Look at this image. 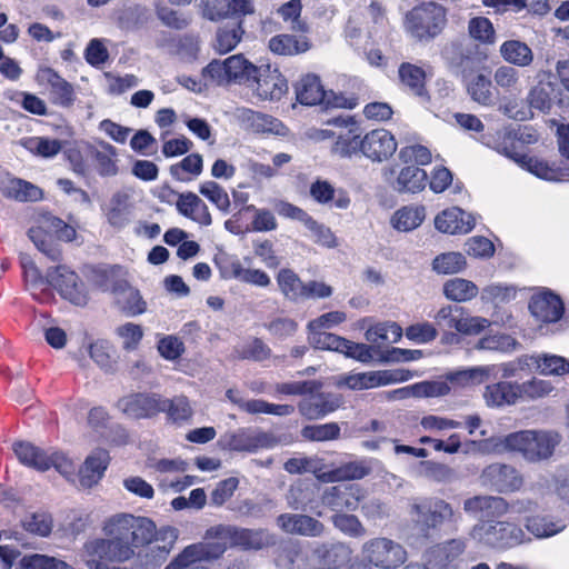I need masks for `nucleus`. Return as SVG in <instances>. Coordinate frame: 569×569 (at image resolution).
Wrapping results in <instances>:
<instances>
[{
  "instance_id": "obj_1",
  "label": "nucleus",
  "mask_w": 569,
  "mask_h": 569,
  "mask_svg": "<svg viewBox=\"0 0 569 569\" xmlns=\"http://www.w3.org/2000/svg\"><path fill=\"white\" fill-rule=\"evenodd\" d=\"M516 138L511 128L503 127L493 133L483 134L481 142L538 179L562 180L569 177V170L565 167H555L548 164L543 158L519 152L516 148Z\"/></svg>"
},
{
  "instance_id": "obj_2",
  "label": "nucleus",
  "mask_w": 569,
  "mask_h": 569,
  "mask_svg": "<svg viewBox=\"0 0 569 569\" xmlns=\"http://www.w3.org/2000/svg\"><path fill=\"white\" fill-rule=\"evenodd\" d=\"M262 536H207L204 541L191 545L171 561L166 569H208L204 566H191L193 562L201 560L216 559L226 551V541L223 538H229L230 542L241 547L244 550H258L263 547L261 541Z\"/></svg>"
},
{
  "instance_id": "obj_3",
  "label": "nucleus",
  "mask_w": 569,
  "mask_h": 569,
  "mask_svg": "<svg viewBox=\"0 0 569 569\" xmlns=\"http://www.w3.org/2000/svg\"><path fill=\"white\" fill-rule=\"evenodd\" d=\"M447 23V9L440 3L428 1L406 13L403 27L415 40L429 42L442 33Z\"/></svg>"
},
{
  "instance_id": "obj_4",
  "label": "nucleus",
  "mask_w": 569,
  "mask_h": 569,
  "mask_svg": "<svg viewBox=\"0 0 569 569\" xmlns=\"http://www.w3.org/2000/svg\"><path fill=\"white\" fill-rule=\"evenodd\" d=\"M257 68L243 54H233L224 60H212L202 69L201 76L207 82L217 86L236 83L249 87Z\"/></svg>"
},
{
  "instance_id": "obj_5",
  "label": "nucleus",
  "mask_w": 569,
  "mask_h": 569,
  "mask_svg": "<svg viewBox=\"0 0 569 569\" xmlns=\"http://www.w3.org/2000/svg\"><path fill=\"white\" fill-rule=\"evenodd\" d=\"M29 238L39 251L52 261H57L60 259L61 252L53 244V239L71 241L76 238V229L64 223L61 219L44 213L38 218L37 224L30 228Z\"/></svg>"
},
{
  "instance_id": "obj_6",
  "label": "nucleus",
  "mask_w": 569,
  "mask_h": 569,
  "mask_svg": "<svg viewBox=\"0 0 569 569\" xmlns=\"http://www.w3.org/2000/svg\"><path fill=\"white\" fill-rule=\"evenodd\" d=\"M337 146L343 154L350 156L352 151L359 148L366 158L371 161L382 162L396 152L398 143L390 131L375 129L366 133L361 139L358 136H353L349 142L340 137Z\"/></svg>"
},
{
  "instance_id": "obj_7",
  "label": "nucleus",
  "mask_w": 569,
  "mask_h": 569,
  "mask_svg": "<svg viewBox=\"0 0 569 569\" xmlns=\"http://www.w3.org/2000/svg\"><path fill=\"white\" fill-rule=\"evenodd\" d=\"M53 288L63 299L76 306H86L89 301V295L84 283L79 276L66 264L51 267L46 272L44 291H40L44 302L51 298V292L47 288Z\"/></svg>"
},
{
  "instance_id": "obj_8",
  "label": "nucleus",
  "mask_w": 569,
  "mask_h": 569,
  "mask_svg": "<svg viewBox=\"0 0 569 569\" xmlns=\"http://www.w3.org/2000/svg\"><path fill=\"white\" fill-rule=\"evenodd\" d=\"M438 331L457 330L465 336H478L491 326L485 317L472 316L463 307L441 306L433 316Z\"/></svg>"
},
{
  "instance_id": "obj_9",
  "label": "nucleus",
  "mask_w": 569,
  "mask_h": 569,
  "mask_svg": "<svg viewBox=\"0 0 569 569\" xmlns=\"http://www.w3.org/2000/svg\"><path fill=\"white\" fill-rule=\"evenodd\" d=\"M297 99L302 104H321L325 108L352 109L356 106L351 98L333 91H326L320 79L315 74H307L301 78L297 86Z\"/></svg>"
},
{
  "instance_id": "obj_10",
  "label": "nucleus",
  "mask_w": 569,
  "mask_h": 569,
  "mask_svg": "<svg viewBox=\"0 0 569 569\" xmlns=\"http://www.w3.org/2000/svg\"><path fill=\"white\" fill-rule=\"evenodd\" d=\"M308 341L316 349L336 351L360 362H369L372 359L368 345L353 342L327 331L308 330Z\"/></svg>"
},
{
  "instance_id": "obj_11",
  "label": "nucleus",
  "mask_w": 569,
  "mask_h": 569,
  "mask_svg": "<svg viewBox=\"0 0 569 569\" xmlns=\"http://www.w3.org/2000/svg\"><path fill=\"white\" fill-rule=\"evenodd\" d=\"M463 509L470 516L489 523L487 533H502L508 531L509 525L503 521H496L507 510L506 501L500 497L476 496L463 503Z\"/></svg>"
},
{
  "instance_id": "obj_12",
  "label": "nucleus",
  "mask_w": 569,
  "mask_h": 569,
  "mask_svg": "<svg viewBox=\"0 0 569 569\" xmlns=\"http://www.w3.org/2000/svg\"><path fill=\"white\" fill-rule=\"evenodd\" d=\"M413 377L409 370H377L343 375L338 385L352 390L372 389L391 383L408 381Z\"/></svg>"
},
{
  "instance_id": "obj_13",
  "label": "nucleus",
  "mask_w": 569,
  "mask_h": 569,
  "mask_svg": "<svg viewBox=\"0 0 569 569\" xmlns=\"http://www.w3.org/2000/svg\"><path fill=\"white\" fill-rule=\"evenodd\" d=\"M260 100H280L288 90L286 78L277 67L271 64L258 66L248 87Z\"/></svg>"
},
{
  "instance_id": "obj_14",
  "label": "nucleus",
  "mask_w": 569,
  "mask_h": 569,
  "mask_svg": "<svg viewBox=\"0 0 569 569\" xmlns=\"http://www.w3.org/2000/svg\"><path fill=\"white\" fill-rule=\"evenodd\" d=\"M480 480L482 486L500 493L515 492L523 486L521 472L507 463L489 465L482 470Z\"/></svg>"
},
{
  "instance_id": "obj_15",
  "label": "nucleus",
  "mask_w": 569,
  "mask_h": 569,
  "mask_svg": "<svg viewBox=\"0 0 569 569\" xmlns=\"http://www.w3.org/2000/svg\"><path fill=\"white\" fill-rule=\"evenodd\" d=\"M530 315L540 323L558 322L565 312L561 298L549 289L537 290L529 300Z\"/></svg>"
},
{
  "instance_id": "obj_16",
  "label": "nucleus",
  "mask_w": 569,
  "mask_h": 569,
  "mask_svg": "<svg viewBox=\"0 0 569 569\" xmlns=\"http://www.w3.org/2000/svg\"><path fill=\"white\" fill-rule=\"evenodd\" d=\"M222 442L229 450L257 452L260 449L272 448L276 445V439L267 432L243 428L226 435Z\"/></svg>"
},
{
  "instance_id": "obj_17",
  "label": "nucleus",
  "mask_w": 569,
  "mask_h": 569,
  "mask_svg": "<svg viewBox=\"0 0 569 569\" xmlns=\"http://www.w3.org/2000/svg\"><path fill=\"white\" fill-rule=\"evenodd\" d=\"M363 558L377 567L402 565L407 559L405 549L388 538H375L365 546Z\"/></svg>"
},
{
  "instance_id": "obj_18",
  "label": "nucleus",
  "mask_w": 569,
  "mask_h": 569,
  "mask_svg": "<svg viewBox=\"0 0 569 569\" xmlns=\"http://www.w3.org/2000/svg\"><path fill=\"white\" fill-rule=\"evenodd\" d=\"M415 520L427 529H437L453 518L451 506L441 499L423 500L412 506Z\"/></svg>"
},
{
  "instance_id": "obj_19",
  "label": "nucleus",
  "mask_w": 569,
  "mask_h": 569,
  "mask_svg": "<svg viewBox=\"0 0 569 569\" xmlns=\"http://www.w3.org/2000/svg\"><path fill=\"white\" fill-rule=\"evenodd\" d=\"M477 217L459 207L442 210L435 217V227L438 231L448 234H466L472 231Z\"/></svg>"
},
{
  "instance_id": "obj_20",
  "label": "nucleus",
  "mask_w": 569,
  "mask_h": 569,
  "mask_svg": "<svg viewBox=\"0 0 569 569\" xmlns=\"http://www.w3.org/2000/svg\"><path fill=\"white\" fill-rule=\"evenodd\" d=\"M156 523L148 517L119 513L110 517L103 527L104 533H154Z\"/></svg>"
},
{
  "instance_id": "obj_21",
  "label": "nucleus",
  "mask_w": 569,
  "mask_h": 569,
  "mask_svg": "<svg viewBox=\"0 0 569 569\" xmlns=\"http://www.w3.org/2000/svg\"><path fill=\"white\" fill-rule=\"evenodd\" d=\"M482 398L489 408L513 406L520 400L518 381H498L487 385Z\"/></svg>"
},
{
  "instance_id": "obj_22",
  "label": "nucleus",
  "mask_w": 569,
  "mask_h": 569,
  "mask_svg": "<svg viewBox=\"0 0 569 569\" xmlns=\"http://www.w3.org/2000/svg\"><path fill=\"white\" fill-rule=\"evenodd\" d=\"M317 390L309 392L310 396L303 398L298 405L299 412L309 420L320 419L340 406V400L337 396L316 393Z\"/></svg>"
},
{
  "instance_id": "obj_23",
  "label": "nucleus",
  "mask_w": 569,
  "mask_h": 569,
  "mask_svg": "<svg viewBox=\"0 0 569 569\" xmlns=\"http://www.w3.org/2000/svg\"><path fill=\"white\" fill-rule=\"evenodd\" d=\"M528 462H540L549 459L556 447L560 443L561 437L558 432L543 429H530Z\"/></svg>"
},
{
  "instance_id": "obj_24",
  "label": "nucleus",
  "mask_w": 569,
  "mask_h": 569,
  "mask_svg": "<svg viewBox=\"0 0 569 569\" xmlns=\"http://www.w3.org/2000/svg\"><path fill=\"white\" fill-rule=\"evenodd\" d=\"M110 457L107 450L96 449L84 460L79 469L78 478L82 488L96 486L108 468Z\"/></svg>"
},
{
  "instance_id": "obj_25",
  "label": "nucleus",
  "mask_w": 569,
  "mask_h": 569,
  "mask_svg": "<svg viewBox=\"0 0 569 569\" xmlns=\"http://www.w3.org/2000/svg\"><path fill=\"white\" fill-rule=\"evenodd\" d=\"M530 440V429H527L490 438L488 443L491 446V451L496 455L519 453L527 461L528 453H531L529 449Z\"/></svg>"
},
{
  "instance_id": "obj_26",
  "label": "nucleus",
  "mask_w": 569,
  "mask_h": 569,
  "mask_svg": "<svg viewBox=\"0 0 569 569\" xmlns=\"http://www.w3.org/2000/svg\"><path fill=\"white\" fill-rule=\"evenodd\" d=\"M103 211L110 226L117 229L124 228L132 219L133 203L131 196L126 191L116 192Z\"/></svg>"
},
{
  "instance_id": "obj_27",
  "label": "nucleus",
  "mask_w": 569,
  "mask_h": 569,
  "mask_svg": "<svg viewBox=\"0 0 569 569\" xmlns=\"http://www.w3.org/2000/svg\"><path fill=\"white\" fill-rule=\"evenodd\" d=\"M117 406L130 418H147L159 412V396L130 395L121 398Z\"/></svg>"
},
{
  "instance_id": "obj_28",
  "label": "nucleus",
  "mask_w": 569,
  "mask_h": 569,
  "mask_svg": "<svg viewBox=\"0 0 569 569\" xmlns=\"http://www.w3.org/2000/svg\"><path fill=\"white\" fill-rule=\"evenodd\" d=\"M176 208L180 214L200 226H210L212 222L208 206L193 192L179 193Z\"/></svg>"
},
{
  "instance_id": "obj_29",
  "label": "nucleus",
  "mask_w": 569,
  "mask_h": 569,
  "mask_svg": "<svg viewBox=\"0 0 569 569\" xmlns=\"http://www.w3.org/2000/svg\"><path fill=\"white\" fill-rule=\"evenodd\" d=\"M87 153L100 176L112 177L118 173V152L110 143L99 142L97 146H88Z\"/></svg>"
},
{
  "instance_id": "obj_30",
  "label": "nucleus",
  "mask_w": 569,
  "mask_h": 569,
  "mask_svg": "<svg viewBox=\"0 0 569 569\" xmlns=\"http://www.w3.org/2000/svg\"><path fill=\"white\" fill-rule=\"evenodd\" d=\"M239 118L246 129H249L257 133H273L283 136L287 132L286 127L278 119L256 112L251 109H242L239 112Z\"/></svg>"
},
{
  "instance_id": "obj_31",
  "label": "nucleus",
  "mask_w": 569,
  "mask_h": 569,
  "mask_svg": "<svg viewBox=\"0 0 569 569\" xmlns=\"http://www.w3.org/2000/svg\"><path fill=\"white\" fill-rule=\"evenodd\" d=\"M446 381H421L410 386L396 389L390 392L391 399L407 398H435L442 397L450 392Z\"/></svg>"
},
{
  "instance_id": "obj_32",
  "label": "nucleus",
  "mask_w": 569,
  "mask_h": 569,
  "mask_svg": "<svg viewBox=\"0 0 569 569\" xmlns=\"http://www.w3.org/2000/svg\"><path fill=\"white\" fill-rule=\"evenodd\" d=\"M371 471L369 460L350 461L330 471L320 475L323 482H337L346 480H359L368 476Z\"/></svg>"
},
{
  "instance_id": "obj_33",
  "label": "nucleus",
  "mask_w": 569,
  "mask_h": 569,
  "mask_svg": "<svg viewBox=\"0 0 569 569\" xmlns=\"http://www.w3.org/2000/svg\"><path fill=\"white\" fill-rule=\"evenodd\" d=\"M13 451L19 461L39 471H46L51 467L50 455L30 442H16Z\"/></svg>"
},
{
  "instance_id": "obj_34",
  "label": "nucleus",
  "mask_w": 569,
  "mask_h": 569,
  "mask_svg": "<svg viewBox=\"0 0 569 569\" xmlns=\"http://www.w3.org/2000/svg\"><path fill=\"white\" fill-rule=\"evenodd\" d=\"M2 193L18 201H38L42 199V190L36 184L18 178H8L0 184Z\"/></svg>"
},
{
  "instance_id": "obj_35",
  "label": "nucleus",
  "mask_w": 569,
  "mask_h": 569,
  "mask_svg": "<svg viewBox=\"0 0 569 569\" xmlns=\"http://www.w3.org/2000/svg\"><path fill=\"white\" fill-rule=\"evenodd\" d=\"M268 48L278 56H296L307 52L310 49V42L307 37L282 33L272 37Z\"/></svg>"
},
{
  "instance_id": "obj_36",
  "label": "nucleus",
  "mask_w": 569,
  "mask_h": 569,
  "mask_svg": "<svg viewBox=\"0 0 569 569\" xmlns=\"http://www.w3.org/2000/svg\"><path fill=\"white\" fill-rule=\"evenodd\" d=\"M442 293L449 301L465 303L480 295V290L471 280L452 278L443 283Z\"/></svg>"
},
{
  "instance_id": "obj_37",
  "label": "nucleus",
  "mask_w": 569,
  "mask_h": 569,
  "mask_svg": "<svg viewBox=\"0 0 569 569\" xmlns=\"http://www.w3.org/2000/svg\"><path fill=\"white\" fill-rule=\"evenodd\" d=\"M426 218L423 206L409 204L393 212L390 219L392 228L400 232H409L417 229Z\"/></svg>"
},
{
  "instance_id": "obj_38",
  "label": "nucleus",
  "mask_w": 569,
  "mask_h": 569,
  "mask_svg": "<svg viewBox=\"0 0 569 569\" xmlns=\"http://www.w3.org/2000/svg\"><path fill=\"white\" fill-rule=\"evenodd\" d=\"M117 305L128 315L138 316L147 310V303L140 292L127 283H119L113 289Z\"/></svg>"
},
{
  "instance_id": "obj_39",
  "label": "nucleus",
  "mask_w": 569,
  "mask_h": 569,
  "mask_svg": "<svg viewBox=\"0 0 569 569\" xmlns=\"http://www.w3.org/2000/svg\"><path fill=\"white\" fill-rule=\"evenodd\" d=\"M398 73L400 82L407 91L421 99L428 98L425 88L426 73L422 68L411 63H402Z\"/></svg>"
},
{
  "instance_id": "obj_40",
  "label": "nucleus",
  "mask_w": 569,
  "mask_h": 569,
  "mask_svg": "<svg viewBox=\"0 0 569 569\" xmlns=\"http://www.w3.org/2000/svg\"><path fill=\"white\" fill-rule=\"evenodd\" d=\"M518 288L511 283L492 282L485 286L480 291V300L485 305L499 307L507 305L517 298Z\"/></svg>"
},
{
  "instance_id": "obj_41",
  "label": "nucleus",
  "mask_w": 569,
  "mask_h": 569,
  "mask_svg": "<svg viewBox=\"0 0 569 569\" xmlns=\"http://www.w3.org/2000/svg\"><path fill=\"white\" fill-rule=\"evenodd\" d=\"M500 56L509 64L528 67L533 61V52L528 44L519 40H507L499 49Z\"/></svg>"
},
{
  "instance_id": "obj_42",
  "label": "nucleus",
  "mask_w": 569,
  "mask_h": 569,
  "mask_svg": "<svg viewBox=\"0 0 569 569\" xmlns=\"http://www.w3.org/2000/svg\"><path fill=\"white\" fill-rule=\"evenodd\" d=\"M427 183V172L417 166L403 167L393 184L399 192L416 193L425 189Z\"/></svg>"
},
{
  "instance_id": "obj_43",
  "label": "nucleus",
  "mask_w": 569,
  "mask_h": 569,
  "mask_svg": "<svg viewBox=\"0 0 569 569\" xmlns=\"http://www.w3.org/2000/svg\"><path fill=\"white\" fill-rule=\"evenodd\" d=\"M469 38L482 46H493L497 42V32L493 23L487 17L477 16L469 19L467 24Z\"/></svg>"
},
{
  "instance_id": "obj_44",
  "label": "nucleus",
  "mask_w": 569,
  "mask_h": 569,
  "mask_svg": "<svg viewBox=\"0 0 569 569\" xmlns=\"http://www.w3.org/2000/svg\"><path fill=\"white\" fill-rule=\"evenodd\" d=\"M278 526L286 533H307L320 531V523L307 515L283 513L278 517Z\"/></svg>"
},
{
  "instance_id": "obj_45",
  "label": "nucleus",
  "mask_w": 569,
  "mask_h": 569,
  "mask_svg": "<svg viewBox=\"0 0 569 569\" xmlns=\"http://www.w3.org/2000/svg\"><path fill=\"white\" fill-rule=\"evenodd\" d=\"M317 569H338L349 560V551L345 546H323L315 551Z\"/></svg>"
},
{
  "instance_id": "obj_46",
  "label": "nucleus",
  "mask_w": 569,
  "mask_h": 569,
  "mask_svg": "<svg viewBox=\"0 0 569 569\" xmlns=\"http://www.w3.org/2000/svg\"><path fill=\"white\" fill-rule=\"evenodd\" d=\"M475 348L483 351L511 353L520 348V342L510 335L497 332L480 338Z\"/></svg>"
},
{
  "instance_id": "obj_47",
  "label": "nucleus",
  "mask_w": 569,
  "mask_h": 569,
  "mask_svg": "<svg viewBox=\"0 0 569 569\" xmlns=\"http://www.w3.org/2000/svg\"><path fill=\"white\" fill-rule=\"evenodd\" d=\"M532 357V367L541 376H565L567 358L553 353H536Z\"/></svg>"
},
{
  "instance_id": "obj_48",
  "label": "nucleus",
  "mask_w": 569,
  "mask_h": 569,
  "mask_svg": "<svg viewBox=\"0 0 569 569\" xmlns=\"http://www.w3.org/2000/svg\"><path fill=\"white\" fill-rule=\"evenodd\" d=\"M366 340L371 343H396L402 337V329L396 322H379L369 327L365 333Z\"/></svg>"
},
{
  "instance_id": "obj_49",
  "label": "nucleus",
  "mask_w": 569,
  "mask_h": 569,
  "mask_svg": "<svg viewBox=\"0 0 569 569\" xmlns=\"http://www.w3.org/2000/svg\"><path fill=\"white\" fill-rule=\"evenodd\" d=\"M20 263L23 269V274L28 290L31 292L34 299L40 302H44V298L41 297L40 291H44L46 276L42 277L40 270L37 268L34 261L29 254H20Z\"/></svg>"
},
{
  "instance_id": "obj_50",
  "label": "nucleus",
  "mask_w": 569,
  "mask_h": 569,
  "mask_svg": "<svg viewBox=\"0 0 569 569\" xmlns=\"http://www.w3.org/2000/svg\"><path fill=\"white\" fill-rule=\"evenodd\" d=\"M277 282L282 295L291 301L303 300L306 283L290 269H281Z\"/></svg>"
},
{
  "instance_id": "obj_51",
  "label": "nucleus",
  "mask_w": 569,
  "mask_h": 569,
  "mask_svg": "<svg viewBox=\"0 0 569 569\" xmlns=\"http://www.w3.org/2000/svg\"><path fill=\"white\" fill-rule=\"evenodd\" d=\"M467 268V260L461 252L449 251L435 257L432 270L438 274H455Z\"/></svg>"
},
{
  "instance_id": "obj_52",
  "label": "nucleus",
  "mask_w": 569,
  "mask_h": 569,
  "mask_svg": "<svg viewBox=\"0 0 569 569\" xmlns=\"http://www.w3.org/2000/svg\"><path fill=\"white\" fill-rule=\"evenodd\" d=\"M552 91L553 84L550 81H539L535 87H532L527 96V102L530 110L535 109L542 113H549L552 108Z\"/></svg>"
},
{
  "instance_id": "obj_53",
  "label": "nucleus",
  "mask_w": 569,
  "mask_h": 569,
  "mask_svg": "<svg viewBox=\"0 0 569 569\" xmlns=\"http://www.w3.org/2000/svg\"><path fill=\"white\" fill-rule=\"evenodd\" d=\"M162 411H166L173 421L188 420L193 413L189 400L183 396L173 399H164L159 396V412Z\"/></svg>"
},
{
  "instance_id": "obj_54",
  "label": "nucleus",
  "mask_w": 569,
  "mask_h": 569,
  "mask_svg": "<svg viewBox=\"0 0 569 569\" xmlns=\"http://www.w3.org/2000/svg\"><path fill=\"white\" fill-rule=\"evenodd\" d=\"M22 146L30 153L42 158H52L62 149L61 141L47 137H30L23 140Z\"/></svg>"
},
{
  "instance_id": "obj_55",
  "label": "nucleus",
  "mask_w": 569,
  "mask_h": 569,
  "mask_svg": "<svg viewBox=\"0 0 569 569\" xmlns=\"http://www.w3.org/2000/svg\"><path fill=\"white\" fill-rule=\"evenodd\" d=\"M243 30L240 23H232L220 28L217 31L214 49L219 53H227L233 50L240 42Z\"/></svg>"
},
{
  "instance_id": "obj_56",
  "label": "nucleus",
  "mask_w": 569,
  "mask_h": 569,
  "mask_svg": "<svg viewBox=\"0 0 569 569\" xmlns=\"http://www.w3.org/2000/svg\"><path fill=\"white\" fill-rule=\"evenodd\" d=\"M203 160L199 153H191L180 162L170 167L171 176L179 181L189 180V174L199 176L202 172Z\"/></svg>"
},
{
  "instance_id": "obj_57",
  "label": "nucleus",
  "mask_w": 569,
  "mask_h": 569,
  "mask_svg": "<svg viewBox=\"0 0 569 569\" xmlns=\"http://www.w3.org/2000/svg\"><path fill=\"white\" fill-rule=\"evenodd\" d=\"M520 400H535L551 395L555 386L551 381L532 378L523 382H518Z\"/></svg>"
},
{
  "instance_id": "obj_58",
  "label": "nucleus",
  "mask_w": 569,
  "mask_h": 569,
  "mask_svg": "<svg viewBox=\"0 0 569 569\" xmlns=\"http://www.w3.org/2000/svg\"><path fill=\"white\" fill-rule=\"evenodd\" d=\"M199 192L212 202L217 209L228 212L230 208V199L227 191L217 182L208 180L199 186Z\"/></svg>"
},
{
  "instance_id": "obj_59",
  "label": "nucleus",
  "mask_w": 569,
  "mask_h": 569,
  "mask_svg": "<svg viewBox=\"0 0 569 569\" xmlns=\"http://www.w3.org/2000/svg\"><path fill=\"white\" fill-rule=\"evenodd\" d=\"M21 527L29 533H51L52 518L44 511L28 512L21 519Z\"/></svg>"
},
{
  "instance_id": "obj_60",
  "label": "nucleus",
  "mask_w": 569,
  "mask_h": 569,
  "mask_svg": "<svg viewBox=\"0 0 569 569\" xmlns=\"http://www.w3.org/2000/svg\"><path fill=\"white\" fill-rule=\"evenodd\" d=\"M301 0H290L278 9V13L284 22L289 23L292 31L305 32L307 31V24L301 20Z\"/></svg>"
},
{
  "instance_id": "obj_61",
  "label": "nucleus",
  "mask_w": 569,
  "mask_h": 569,
  "mask_svg": "<svg viewBox=\"0 0 569 569\" xmlns=\"http://www.w3.org/2000/svg\"><path fill=\"white\" fill-rule=\"evenodd\" d=\"M301 435L305 439L311 441H329L339 438L340 427L336 422L306 426L302 428Z\"/></svg>"
},
{
  "instance_id": "obj_62",
  "label": "nucleus",
  "mask_w": 569,
  "mask_h": 569,
  "mask_svg": "<svg viewBox=\"0 0 569 569\" xmlns=\"http://www.w3.org/2000/svg\"><path fill=\"white\" fill-rule=\"evenodd\" d=\"M283 467L289 473L311 472L319 480L320 475L325 473L320 460L316 457H295L287 460Z\"/></svg>"
},
{
  "instance_id": "obj_63",
  "label": "nucleus",
  "mask_w": 569,
  "mask_h": 569,
  "mask_svg": "<svg viewBox=\"0 0 569 569\" xmlns=\"http://www.w3.org/2000/svg\"><path fill=\"white\" fill-rule=\"evenodd\" d=\"M468 92L480 104L489 106L492 102L491 80L483 74L476 76L468 83Z\"/></svg>"
},
{
  "instance_id": "obj_64",
  "label": "nucleus",
  "mask_w": 569,
  "mask_h": 569,
  "mask_svg": "<svg viewBox=\"0 0 569 569\" xmlns=\"http://www.w3.org/2000/svg\"><path fill=\"white\" fill-rule=\"evenodd\" d=\"M399 159L407 166H427L432 160L431 151L421 144H411L400 149Z\"/></svg>"
}]
</instances>
